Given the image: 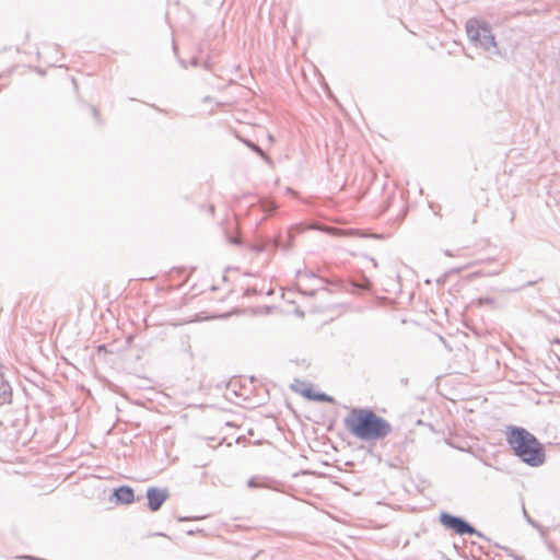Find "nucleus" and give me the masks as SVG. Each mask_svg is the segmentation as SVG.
Instances as JSON below:
<instances>
[{
  "instance_id": "1",
  "label": "nucleus",
  "mask_w": 560,
  "mask_h": 560,
  "mask_svg": "<svg viewBox=\"0 0 560 560\" xmlns=\"http://www.w3.org/2000/svg\"><path fill=\"white\" fill-rule=\"evenodd\" d=\"M346 429L361 441H378L389 435L392 424L369 408H352L343 419Z\"/></svg>"
},
{
  "instance_id": "2",
  "label": "nucleus",
  "mask_w": 560,
  "mask_h": 560,
  "mask_svg": "<svg viewBox=\"0 0 560 560\" xmlns=\"http://www.w3.org/2000/svg\"><path fill=\"white\" fill-rule=\"evenodd\" d=\"M506 441L514 454L525 464L537 467L545 462L542 444L534 434L521 427H509Z\"/></svg>"
},
{
  "instance_id": "3",
  "label": "nucleus",
  "mask_w": 560,
  "mask_h": 560,
  "mask_svg": "<svg viewBox=\"0 0 560 560\" xmlns=\"http://www.w3.org/2000/svg\"><path fill=\"white\" fill-rule=\"evenodd\" d=\"M466 33L475 46L481 47L486 51H497V42L490 25L485 21L475 18L467 20Z\"/></svg>"
},
{
  "instance_id": "4",
  "label": "nucleus",
  "mask_w": 560,
  "mask_h": 560,
  "mask_svg": "<svg viewBox=\"0 0 560 560\" xmlns=\"http://www.w3.org/2000/svg\"><path fill=\"white\" fill-rule=\"evenodd\" d=\"M440 522L446 529H451L457 535H477L479 537H483L481 533L460 516L442 512L440 514Z\"/></svg>"
},
{
  "instance_id": "5",
  "label": "nucleus",
  "mask_w": 560,
  "mask_h": 560,
  "mask_svg": "<svg viewBox=\"0 0 560 560\" xmlns=\"http://www.w3.org/2000/svg\"><path fill=\"white\" fill-rule=\"evenodd\" d=\"M168 497L170 492L166 488L149 487L147 490L148 508L152 512L159 511Z\"/></svg>"
},
{
  "instance_id": "6",
  "label": "nucleus",
  "mask_w": 560,
  "mask_h": 560,
  "mask_svg": "<svg viewBox=\"0 0 560 560\" xmlns=\"http://www.w3.org/2000/svg\"><path fill=\"white\" fill-rule=\"evenodd\" d=\"M300 386H304V389H299L295 385H292V389L296 393H300L303 397L314 400V401H324L331 402L334 399L331 396H328L325 393H316L313 390L312 385L305 382H299Z\"/></svg>"
},
{
  "instance_id": "7",
  "label": "nucleus",
  "mask_w": 560,
  "mask_h": 560,
  "mask_svg": "<svg viewBox=\"0 0 560 560\" xmlns=\"http://www.w3.org/2000/svg\"><path fill=\"white\" fill-rule=\"evenodd\" d=\"M112 499L117 504H130L135 501L133 489L129 486H120L114 489Z\"/></svg>"
},
{
  "instance_id": "8",
  "label": "nucleus",
  "mask_w": 560,
  "mask_h": 560,
  "mask_svg": "<svg viewBox=\"0 0 560 560\" xmlns=\"http://www.w3.org/2000/svg\"><path fill=\"white\" fill-rule=\"evenodd\" d=\"M0 389H1V394H0L1 402H10L12 393H11L9 384L2 383L0 386Z\"/></svg>"
},
{
  "instance_id": "9",
  "label": "nucleus",
  "mask_w": 560,
  "mask_h": 560,
  "mask_svg": "<svg viewBox=\"0 0 560 560\" xmlns=\"http://www.w3.org/2000/svg\"><path fill=\"white\" fill-rule=\"evenodd\" d=\"M244 143L250 149L253 150L254 152H256L257 154H259L260 156H262L266 161H269V158L268 155H266V153L260 149L259 145H257L256 143L252 142L250 140H244Z\"/></svg>"
},
{
  "instance_id": "10",
  "label": "nucleus",
  "mask_w": 560,
  "mask_h": 560,
  "mask_svg": "<svg viewBox=\"0 0 560 560\" xmlns=\"http://www.w3.org/2000/svg\"><path fill=\"white\" fill-rule=\"evenodd\" d=\"M338 234H342V235H360V232L358 230H348V231H342V230H339L338 231ZM363 234H361L362 236Z\"/></svg>"
},
{
  "instance_id": "11",
  "label": "nucleus",
  "mask_w": 560,
  "mask_h": 560,
  "mask_svg": "<svg viewBox=\"0 0 560 560\" xmlns=\"http://www.w3.org/2000/svg\"><path fill=\"white\" fill-rule=\"evenodd\" d=\"M247 486H248L249 488H258V487H261V485H260V483H258L257 478H255V477H254V478H250V479L248 480Z\"/></svg>"
},
{
  "instance_id": "12",
  "label": "nucleus",
  "mask_w": 560,
  "mask_h": 560,
  "mask_svg": "<svg viewBox=\"0 0 560 560\" xmlns=\"http://www.w3.org/2000/svg\"><path fill=\"white\" fill-rule=\"evenodd\" d=\"M502 269H498V270H494L492 272H477L478 276H495V275H499L501 273Z\"/></svg>"
},
{
  "instance_id": "13",
  "label": "nucleus",
  "mask_w": 560,
  "mask_h": 560,
  "mask_svg": "<svg viewBox=\"0 0 560 560\" xmlns=\"http://www.w3.org/2000/svg\"><path fill=\"white\" fill-rule=\"evenodd\" d=\"M299 290H300V292H301L302 294H304V295H308V296H314V295H315V293H316V290H315V289H312V290H310V291H305V290H302V289H299Z\"/></svg>"
},
{
  "instance_id": "14",
  "label": "nucleus",
  "mask_w": 560,
  "mask_h": 560,
  "mask_svg": "<svg viewBox=\"0 0 560 560\" xmlns=\"http://www.w3.org/2000/svg\"><path fill=\"white\" fill-rule=\"evenodd\" d=\"M506 551L509 552V555H510L511 557H513V559H514V560H524V558H523V557L515 555L512 550L506 549Z\"/></svg>"
},
{
  "instance_id": "15",
  "label": "nucleus",
  "mask_w": 560,
  "mask_h": 560,
  "mask_svg": "<svg viewBox=\"0 0 560 560\" xmlns=\"http://www.w3.org/2000/svg\"><path fill=\"white\" fill-rule=\"evenodd\" d=\"M266 249L265 245H254L253 250L255 252H264Z\"/></svg>"
},
{
  "instance_id": "16",
  "label": "nucleus",
  "mask_w": 560,
  "mask_h": 560,
  "mask_svg": "<svg viewBox=\"0 0 560 560\" xmlns=\"http://www.w3.org/2000/svg\"><path fill=\"white\" fill-rule=\"evenodd\" d=\"M522 510H523L524 517L527 520V522H528L529 524L534 525V522H533V521H532V518L528 516V514H527V512H526V510H525V508H524V506L522 508Z\"/></svg>"
},
{
  "instance_id": "17",
  "label": "nucleus",
  "mask_w": 560,
  "mask_h": 560,
  "mask_svg": "<svg viewBox=\"0 0 560 560\" xmlns=\"http://www.w3.org/2000/svg\"><path fill=\"white\" fill-rule=\"evenodd\" d=\"M273 245H275V247L282 246V244H281V238H280V237L275 238V241H273Z\"/></svg>"
},
{
  "instance_id": "18",
  "label": "nucleus",
  "mask_w": 560,
  "mask_h": 560,
  "mask_svg": "<svg viewBox=\"0 0 560 560\" xmlns=\"http://www.w3.org/2000/svg\"><path fill=\"white\" fill-rule=\"evenodd\" d=\"M189 63H190V66H192V67H197V66L199 65L198 59H197L196 57H194V58L190 60V62H189Z\"/></svg>"
},
{
  "instance_id": "19",
  "label": "nucleus",
  "mask_w": 560,
  "mask_h": 560,
  "mask_svg": "<svg viewBox=\"0 0 560 560\" xmlns=\"http://www.w3.org/2000/svg\"><path fill=\"white\" fill-rule=\"evenodd\" d=\"M255 292H256V290H255V289H253V290L247 289V290H246V295H249V294L255 293Z\"/></svg>"
},
{
  "instance_id": "20",
  "label": "nucleus",
  "mask_w": 560,
  "mask_h": 560,
  "mask_svg": "<svg viewBox=\"0 0 560 560\" xmlns=\"http://www.w3.org/2000/svg\"><path fill=\"white\" fill-rule=\"evenodd\" d=\"M93 115H94V117H95V118H97V116H98V110H97L96 108H93Z\"/></svg>"
},
{
  "instance_id": "21",
  "label": "nucleus",
  "mask_w": 560,
  "mask_h": 560,
  "mask_svg": "<svg viewBox=\"0 0 560 560\" xmlns=\"http://www.w3.org/2000/svg\"><path fill=\"white\" fill-rule=\"evenodd\" d=\"M231 242L234 244H241V241L238 238L231 240Z\"/></svg>"
},
{
  "instance_id": "22",
  "label": "nucleus",
  "mask_w": 560,
  "mask_h": 560,
  "mask_svg": "<svg viewBox=\"0 0 560 560\" xmlns=\"http://www.w3.org/2000/svg\"><path fill=\"white\" fill-rule=\"evenodd\" d=\"M299 382H300V381H298V382H296V384H294V385H295L299 389H304V386H300V385H299Z\"/></svg>"
},
{
  "instance_id": "23",
  "label": "nucleus",
  "mask_w": 560,
  "mask_h": 560,
  "mask_svg": "<svg viewBox=\"0 0 560 560\" xmlns=\"http://www.w3.org/2000/svg\"><path fill=\"white\" fill-rule=\"evenodd\" d=\"M180 65H182L183 68H187V65H186V62L184 60H180Z\"/></svg>"
},
{
  "instance_id": "24",
  "label": "nucleus",
  "mask_w": 560,
  "mask_h": 560,
  "mask_svg": "<svg viewBox=\"0 0 560 560\" xmlns=\"http://www.w3.org/2000/svg\"><path fill=\"white\" fill-rule=\"evenodd\" d=\"M288 236H289L290 241H292L293 236H292L291 230L288 232Z\"/></svg>"
},
{
  "instance_id": "25",
  "label": "nucleus",
  "mask_w": 560,
  "mask_h": 560,
  "mask_svg": "<svg viewBox=\"0 0 560 560\" xmlns=\"http://www.w3.org/2000/svg\"><path fill=\"white\" fill-rule=\"evenodd\" d=\"M203 102H210V96H206V97L203 98Z\"/></svg>"
},
{
  "instance_id": "26",
  "label": "nucleus",
  "mask_w": 560,
  "mask_h": 560,
  "mask_svg": "<svg viewBox=\"0 0 560 560\" xmlns=\"http://www.w3.org/2000/svg\"><path fill=\"white\" fill-rule=\"evenodd\" d=\"M307 277L308 278H315V275L314 273H307Z\"/></svg>"
}]
</instances>
